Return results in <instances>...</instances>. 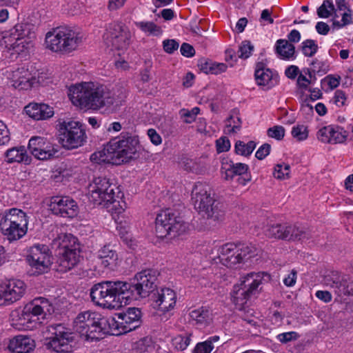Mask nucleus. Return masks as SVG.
<instances>
[{"label":"nucleus","mask_w":353,"mask_h":353,"mask_svg":"<svg viewBox=\"0 0 353 353\" xmlns=\"http://www.w3.org/2000/svg\"><path fill=\"white\" fill-rule=\"evenodd\" d=\"M25 114L34 121H46L54 114L53 107L44 103L31 102L24 108Z\"/></svg>","instance_id":"obj_27"},{"label":"nucleus","mask_w":353,"mask_h":353,"mask_svg":"<svg viewBox=\"0 0 353 353\" xmlns=\"http://www.w3.org/2000/svg\"><path fill=\"white\" fill-rule=\"evenodd\" d=\"M121 323V320L118 318L109 316L105 317L101 316V324L99 327V339H103L106 334L121 335L130 332V328H123Z\"/></svg>","instance_id":"obj_29"},{"label":"nucleus","mask_w":353,"mask_h":353,"mask_svg":"<svg viewBox=\"0 0 353 353\" xmlns=\"http://www.w3.org/2000/svg\"><path fill=\"white\" fill-rule=\"evenodd\" d=\"M188 316L192 325L200 328H205L210 325L214 317L212 310L205 306L189 309Z\"/></svg>","instance_id":"obj_28"},{"label":"nucleus","mask_w":353,"mask_h":353,"mask_svg":"<svg viewBox=\"0 0 353 353\" xmlns=\"http://www.w3.org/2000/svg\"><path fill=\"white\" fill-rule=\"evenodd\" d=\"M139 148V141L137 137L122 134L110 139L102 149L92 153L90 160L97 164L122 165L134 159Z\"/></svg>","instance_id":"obj_2"},{"label":"nucleus","mask_w":353,"mask_h":353,"mask_svg":"<svg viewBox=\"0 0 353 353\" xmlns=\"http://www.w3.org/2000/svg\"><path fill=\"white\" fill-rule=\"evenodd\" d=\"M263 276L262 272H251L242 276L239 283L234 285L232 299L239 310H243L248 301L259 292Z\"/></svg>","instance_id":"obj_10"},{"label":"nucleus","mask_w":353,"mask_h":353,"mask_svg":"<svg viewBox=\"0 0 353 353\" xmlns=\"http://www.w3.org/2000/svg\"><path fill=\"white\" fill-rule=\"evenodd\" d=\"M299 337V334L296 332H288L279 334L276 336V339L282 343H286L292 340H295Z\"/></svg>","instance_id":"obj_59"},{"label":"nucleus","mask_w":353,"mask_h":353,"mask_svg":"<svg viewBox=\"0 0 353 353\" xmlns=\"http://www.w3.org/2000/svg\"><path fill=\"white\" fill-rule=\"evenodd\" d=\"M179 43L174 39H165L163 41V50L169 54L173 53L179 48Z\"/></svg>","instance_id":"obj_57"},{"label":"nucleus","mask_w":353,"mask_h":353,"mask_svg":"<svg viewBox=\"0 0 353 353\" xmlns=\"http://www.w3.org/2000/svg\"><path fill=\"white\" fill-rule=\"evenodd\" d=\"M334 7L332 1L325 0L317 10V14L321 18H328L334 11Z\"/></svg>","instance_id":"obj_49"},{"label":"nucleus","mask_w":353,"mask_h":353,"mask_svg":"<svg viewBox=\"0 0 353 353\" xmlns=\"http://www.w3.org/2000/svg\"><path fill=\"white\" fill-rule=\"evenodd\" d=\"M231 165L234 170L235 175H240V176L243 175V174H246V172L248 170V166L245 163H232Z\"/></svg>","instance_id":"obj_64"},{"label":"nucleus","mask_w":353,"mask_h":353,"mask_svg":"<svg viewBox=\"0 0 353 353\" xmlns=\"http://www.w3.org/2000/svg\"><path fill=\"white\" fill-rule=\"evenodd\" d=\"M134 25L143 33L148 37H160L163 33L161 26L150 21H140L134 22Z\"/></svg>","instance_id":"obj_37"},{"label":"nucleus","mask_w":353,"mask_h":353,"mask_svg":"<svg viewBox=\"0 0 353 353\" xmlns=\"http://www.w3.org/2000/svg\"><path fill=\"white\" fill-rule=\"evenodd\" d=\"M275 50L280 59L284 60L295 59V47L287 40H277L275 44Z\"/></svg>","instance_id":"obj_36"},{"label":"nucleus","mask_w":353,"mask_h":353,"mask_svg":"<svg viewBox=\"0 0 353 353\" xmlns=\"http://www.w3.org/2000/svg\"><path fill=\"white\" fill-rule=\"evenodd\" d=\"M6 78L10 85L19 90H28L39 81L37 72L26 64L13 67L6 72Z\"/></svg>","instance_id":"obj_17"},{"label":"nucleus","mask_w":353,"mask_h":353,"mask_svg":"<svg viewBox=\"0 0 353 353\" xmlns=\"http://www.w3.org/2000/svg\"><path fill=\"white\" fill-rule=\"evenodd\" d=\"M131 38L129 28L123 23L118 22L110 23L103 34L106 46L119 56L128 48Z\"/></svg>","instance_id":"obj_12"},{"label":"nucleus","mask_w":353,"mask_h":353,"mask_svg":"<svg viewBox=\"0 0 353 353\" xmlns=\"http://www.w3.org/2000/svg\"><path fill=\"white\" fill-rule=\"evenodd\" d=\"M191 201L199 214L205 219L216 221L223 216V212L214 205L215 200L205 184L197 183L194 185Z\"/></svg>","instance_id":"obj_9"},{"label":"nucleus","mask_w":353,"mask_h":353,"mask_svg":"<svg viewBox=\"0 0 353 353\" xmlns=\"http://www.w3.org/2000/svg\"><path fill=\"white\" fill-rule=\"evenodd\" d=\"M157 275V271L152 269L143 270L135 274L134 283H129L130 290L132 294V302L150 296L155 288Z\"/></svg>","instance_id":"obj_18"},{"label":"nucleus","mask_w":353,"mask_h":353,"mask_svg":"<svg viewBox=\"0 0 353 353\" xmlns=\"http://www.w3.org/2000/svg\"><path fill=\"white\" fill-rule=\"evenodd\" d=\"M26 261L32 275L47 273L53 263V256L49 248L44 244H34L28 250Z\"/></svg>","instance_id":"obj_15"},{"label":"nucleus","mask_w":353,"mask_h":353,"mask_svg":"<svg viewBox=\"0 0 353 353\" xmlns=\"http://www.w3.org/2000/svg\"><path fill=\"white\" fill-rule=\"evenodd\" d=\"M6 161L9 163H23L29 164L30 158L25 146H17L8 149L6 152Z\"/></svg>","instance_id":"obj_35"},{"label":"nucleus","mask_w":353,"mask_h":353,"mask_svg":"<svg viewBox=\"0 0 353 353\" xmlns=\"http://www.w3.org/2000/svg\"><path fill=\"white\" fill-rule=\"evenodd\" d=\"M190 336L189 334L176 336L172 340V345L177 350H184L190 343Z\"/></svg>","instance_id":"obj_47"},{"label":"nucleus","mask_w":353,"mask_h":353,"mask_svg":"<svg viewBox=\"0 0 353 353\" xmlns=\"http://www.w3.org/2000/svg\"><path fill=\"white\" fill-rule=\"evenodd\" d=\"M318 50V46L315 41L307 39L302 43V52L306 57H312Z\"/></svg>","instance_id":"obj_48"},{"label":"nucleus","mask_w":353,"mask_h":353,"mask_svg":"<svg viewBox=\"0 0 353 353\" xmlns=\"http://www.w3.org/2000/svg\"><path fill=\"white\" fill-rule=\"evenodd\" d=\"M46 345L57 352L66 353L72 350L74 334L63 323L53 324L48 327Z\"/></svg>","instance_id":"obj_13"},{"label":"nucleus","mask_w":353,"mask_h":353,"mask_svg":"<svg viewBox=\"0 0 353 353\" xmlns=\"http://www.w3.org/2000/svg\"><path fill=\"white\" fill-rule=\"evenodd\" d=\"M28 150L37 159L47 161L53 159L58 152L57 146L43 137L34 136L28 141Z\"/></svg>","instance_id":"obj_22"},{"label":"nucleus","mask_w":353,"mask_h":353,"mask_svg":"<svg viewBox=\"0 0 353 353\" xmlns=\"http://www.w3.org/2000/svg\"><path fill=\"white\" fill-rule=\"evenodd\" d=\"M324 284L334 289L338 296L347 295L350 293L349 285L338 273L332 272L325 276Z\"/></svg>","instance_id":"obj_33"},{"label":"nucleus","mask_w":353,"mask_h":353,"mask_svg":"<svg viewBox=\"0 0 353 353\" xmlns=\"http://www.w3.org/2000/svg\"><path fill=\"white\" fill-rule=\"evenodd\" d=\"M68 97L71 103L83 112L110 114L126 97L125 90H110L97 81H81L69 86Z\"/></svg>","instance_id":"obj_1"},{"label":"nucleus","mask_w":353,"mask_h":353,"mask_svg":"<svg viewBox=\"0 0 353 353\" xmlns=\"http://www.w3.org/2000/svg\"><path fill=\"white\" fill-rule=\"evenodd\" d=\"M267 133L268 137L280 141L283 139L285 130V128L281 125H274L272 128H270L268 130Z\"/></svg>","instance_id":"obj_52"},{"label":"nucleus","mask_w":353,"mask_h":353,"mask_svg":"<svg viewBox=\"0 0 353 353\" xmlns=\"http://www.w3.org/2000/svg\"><path fill=\"white\" fill-rule=\"evenodd\" d=\"M147 134L152 144H154V145H159L160 144H161L162 138L154 129H148Z\"/></svg>","instance_id":"obj_60"},{"label":"nucleus","mask_w":353,"mask_h":353,"mask_svg":"<svg viewBox=\"0 0 353 353\" xmlns=\"http://www.w3.org/2000/svg\"><path fill=\"white\" fill-rule=\"evenodd\" d=\"M270 145L269 144H263L257 150L255 154V157L258 159L262 160L270 154Z\"/></svg>","instance_id":"obj_61"},{"label":"nucleus","mask_w":353,"mask_h":353,"mask_svg":"<svg viewBox=\"0 0 353 353\" xmlns=\"http://www.w3.org/2000/svg\"><path fill=\"white\" fill-rule=\"evenodd\" d=\"M10 141V134L7 125L0 121V145H7Z\"/></svg>","instance_id":"obj_56"},{"label":"nucleus","mask_w":353,"mask_h":353,"mask_svg":"<svg viewBox=\"0 0 353 353\" xmlns=\"http://www.w3.org/2000/svg\"><path fill=\"white\" fill-rule=\"evenodd\" d=\"M310 74L309 70H305L301 72L297 77V86L302 90H307L311 83L310 79L307 77Z\"/></svg>","instance_id":"obj_55"},{"label":"nucleus","mask_w":353,"mask_h":353,"mask_svg":"<svg viewBox=\"0 0 353 353\" xmlns=\"http://www.w3.org/2000/svg\"><path fill=\"white\" fill-rule=\"evenodd\" d=\"M117 318L121 320V323L125 329L130 328V331L134 330L141 319V312L139 308L129 307L125 312L117 314Z\"/></svg>","instance_id":"obj_34"},{"label":"nucleus","mask_w":353,"mask_h":353,"mask_svg":"<svg viewBox=\"0 0 353 353\" xmlns=\"http://www.w3.org/2000/svg\"><path fill=\"white\" fill-rule=\"evenodd\" d=\"M53 311L48 300L39 297L23 307L13 310L10 314V325L17 330H31L36 328L46 315Z\"/></svg>","instance_id":"obj_4"},{"label":"nucleus","mask_w":353,"mask_h":353,"mask_svg":"<svg viewBox=\"0 0 353 353\" xmlns=\"http://www.w3.org/2000/svg\"><path fill=\"white\" fill-rule=\"evenodd\" d=\"M117 229L123 242L128 247L133 248L134 246L136 245V242L135 240L132 238V234L130 232L129 223H128L127 221L122 223L121 221L118 223L117 225Z\"/></svg>","instance_id":"obj_41"},{"label":"nucleus","mask_w":353,"mask_h":353,"mask_svg":"<svg viewBox=\"0 0 353 353\" xmlns=\"http://www.w3.org/2000/svg\"><path fill=\"white\" fill-rule=\"evenodd\" d=\"M255 251V247L252 245L228 243L213 248L210 259L216 264L232 268L245 259L253 256Z\"/></svg>","instance_id":"obj_7"},{"label":"nucleus","mask_w":353,"mask_h":353,"mask_svg":"<svg viewBox=\"0 0 353 353\" xmlns=\"http://www.w3.org/2000/svg\"><path fill=\"white\" fill-rule=\"evenodd\" d=\"M216 150L218 153L225 152L230 150L231 143L228 138L221 137L216 141Z\"/></svg>","instance_id":"obj_54"},{"label":"nucleus","mask_w":353,"mask_h":353,"mask_svg":"<svg viewBox=\"0 0 353 353\" xmlns=\"http://www.w3.org/2000/svg\"><path fill=\"white\" fill-rule=\"evenodd\" d=\"M219 341V336H212L205 341L198 343L194 347V353H211Z\"/></svg>","instance_id":"obj_39"},{"label":"nucleus","mask_w":353,"mask_h":353,"mask_svg":"<svg viewBox=\"0 0 353 353\" xmlns=\"http://www.w3.org/2000/svg\"><path fill=\"white\" fill-rule=\"evenodd\" d=\"M264 232L268 237L275 239H290L298 236L294 227L278 223L267 225Z\"/></svg>","instance_id":"obj_31"},{"label":"nucleus","mask_w":353,"mask_h":353,"mask_svg":"<svg viewBox=\"0 0 353 353\" xmlns=\"http://www.w3.org/2000/svg\"><path fill=\"white\" fill-rule=\"evenodd\" d=\"M254 51V46L249 41H243L239 48V57L248 59Z\"/></svg>","instance_id":"obj_50"},{"label":"nucleus","mask_w":353,"mask_h":353,"mask_svg":"<svg viewBox=\"0 0 353 353\" xmlns=\"http://www.w3.org/2000/svg\"><path fill=\"white\" fill-rule=\"evenodd\" d=\"M221 174L226 180L231 179L235 175L232 165H224L221 167Z\"/></svg>","instance_id":"obj_63"},{"label":"nucleus","mask_w":353,"mask_h":353,"mask_svg":"<svg viewBox=\"0 0 353 353\" xmlns=\"http://www.w3.org/2000/svg\"><path fill=\"white\" fill-rule=\"evenodd\" d=\"M101 266L108 270L114 271L120 265L121 259L116 250L109 245L101 247L97 252Z\"/></svg>","instance_id":"obj_26"},{"label":"nucleus","mask_w":353,"mask_h":353,"mask_svg":"<svg viewBox=\"0 0 353 353\" xmlns=\"http://www.w3.org/2000/svg\"><path fill=\"white\" fill-rule=\"evenodd\" d=\"M50 210L63 217L73 218L79 213L77 202L69 196H54L50 199Z\"/></svg>","instance_id":"obj_25"},{"label":"nucleus","mask_w":353,"mask_h":353,"mask_svg":"<svg viewBox=\"0 0 353 353\" xmlns=\"http://www.w3.org/2000/svg\"><path fill=\"white\" fill-rule=\"evenodd\" d=\"M186 230L185 224L181 219L175 216L169 210L163 211L156 219V233L159 238L175 237Z\"/></svg>","instance_id":"obj_19"},{"label":"nucleus","mask_w":353,"mask_h":353,"mask_svg":"<svg viewBox=\"0 0 353 353\" xmlns=\"http://www.w3.org/2000/svg\"><path fill=\"white\" fill-rule=\"evenodd\" d=\"M26 285L20 279L0 282V306H8L19 301L26 294Z\"/></svg>","instance_id":"obj_21"},{"label":"nucleus","mask_w":353,"mask_h":353,"mask_svg":"<svg viewBox=\"0 0 353 353\" xmlns=\"http://www.w3.org/2000/svg\"><path fill=\"white\" fill-rule=\"evenodd\" d=\"M82 42L81 33L67 27H59L46 32L43 45L51 52L65 55L77 50Z\"/></svg>","instance_id":"obj_5"},{"label":"nucleus","mask_w":353,"mask_h":353,"mask_svg":"<svg viewBox=\"0 0 353 353\" xmlns=\"http://www.w3.org/2000/svg\"><path fill=\"white\" fill-rule=\"evenodd\" d=\"M120 188L105 176L94 177L88 188V195L90 202L94 205L108 208L110 201L119 196Z\"/></svg>","instance_id":"obj_11"},{"label":"nucleus","mask_w":353,"mask_h":353,"mask_svg":"<svg viewBox=\"0 0 353 353\" xmlns=\"http://www.w3.org/2000/svg\"><path fill=\"white\" fill-rule=\"evenodd\" d=\"M254 77L258 85L270 89L277 82L276 76L267 68L263 63H258L256 65Z\"/></svg>","instance_id":"obj_30"},{"label":"nucleus","mask_w":353,"mask_h":353,"mask_svg":"<svg viewBox=\"0 0 353 353\" xmlns=\"http://www.w3.org/2000/svg\"><path fill=\"white\" fill-rule=\"evenodd\" d=\"M76 239L71 234H61L54 241L55 244L63 249L58 259V270L67 272L73 268L79 262V253L77 249L69 248L72 243H74Z\"/></svg>","instance_id":"obj_20"},{"label":"nucleus","mask_w":353,"mask_h":353,"mask_svg":"<svg viewBox=\"0 0 353 353\" xmlns=\"http://www.w3.org/2000/svg\"><path fill=\"white\" fill-rule=\"evenodd\" d=\"M241 120L237 116H231L226 121L224 132L228 134L237 133L241 129Z\"/></svg>","instance_id":"obj_45"},{"label":"nucleus","mask_w":353,"mask_h":353,"mask_svg":"<svg viewBox=\"0 0 353 353\" xmlns=\"http://www.w3.org/2000/svg\"><path fill=\"white\" fill-rule=\"evenodd\" d=\"M312 70L318 74H325L328 71V66L324 62L314 60L311 63Z\"/></svg>","instance_id":"obj_58"},{"label":"nucleus","mask_w":353,"mask_h":353,"mask_svg":"<svg viewBox=\"0 0 353 353\" xmlns=\"http://www.w3.org/2000/svg\"><path fill=\"white\" fill-rule=\"evenodd\" d=\"M60 141L67 149L77 148L83 145L86 134L83 124L78 121H64L59 125Z\"/></svg>","instance_id":"obj_16"},{"label":"nucleus","mask_w":353,"mask_h":353,"mask_svg":"<svg viewBox=\"0 0 353 353\" xmlns=\"http://www.w3.org/2000/svg\"><path fill=\"white\" fill-rule=\"evenodd\" d=\"M316 136L317 140L323 143L341 144L346 141L348 132L338 125H328L320 128Z\"/></svg>","instance_id":"obj_24"},{"label":"nucleus","mask_w":353,"mask_h":353,"mask_svg":"<svg viewBox=\"0 0 353 353\" xmlns=\"http://www.w3.org/2000/svg\"><path fill=\"white\" fill-rule=\"evenodd\" d=\"M343 13L342 14L341 21H335L334 22V25L337 26L339 28H341L343 26L351 24L353 23V12L349 8L347 7L346 10H343Z\"/></svg>","instance_id":"obj_51"},{"label":"nucleus","mask_w":353,"mask_h":353,"mask_svg":"<svg viewBox=\"0 0 353 353\" xmlns=\"http://www.w3.org/2000/svg\"><path fill=\"white\" fill-rule=\"evenodd\" d=\"M199 65L201 70L205 74H219L227 70V65L225 63L212 61H201Z\"/></svg>","instance_id":"obj_38"},{"label":"nucleus","mask_w":353,"mask_h":353,"mask_svg":"<svg viewBox=\"0 0 353 353\" xmlns=\"http://www.w3.org/2000/svg\"><path fill=\"white\" fill-rule=\"evenodd\" d=\"M341 77L339 76L329 74L321 80L323 88L328 92L337 88L340 84Z\"/></svg>","instance_id":"obj_46"},{"label":"nucleus","mask_w":353,"mask_h":353,"mask_svg":"<svg viewBox=\"0 0 353 353\" xmlns=\"http://www.w3.org/2000/svg\"><path fill=\"white\" fill-rule=\"evenodd\" d=\"M35 347L34 341L30 336L19 334L12 338L8 348L14 353H29Z\"/></svg>","instance_id":"obj_32"},{"label":"nucleus","mask_w":353,"mask_h":353,"mask_svg":"<svg viewBox=\"0 0 353 353\" xmlns=\"http://www.w3.org/2000/svg\"><path fill=\"white\" fill-rule=\"evenodd\" d=\"M36 39L34 24L23 21L17 23L9 30L3 32L0 37V46L8 51L21 53L32 46Z\"/></svg>","instance_id":"obj_6"},{"label":"nucleus","mask_w":353,"mask_h":353,"mask_svg":"<svg viewBox=\"0 0 353 353\" xmlns=\"http://www.w3.org/2000/svg\"><path fill=\"white\" fill-rule=\"evenodd\" d=\"M29 217L18 208H11L0 214V232L10 241H16L27 234Z\"/></svg>","instance_id":"obj_8"},{"label":"nucleus","mask_w":353,"mask_h":353,"mask_svg":"<svg viewBox=\"0 0 353 353\" xmlns=\"http://www.w3.org/2000/svg\"><path fill=\"white\" fill-rule=\"evenodd\" d=\"M291 168L288 163L281 162L274 167L273 176L278 180H286L290 179Z\"/></svg>","instance_id":"obj_43"},{"label":"nucleus","mask_w":353,"mask_h":353,"mask_svg":"<svg viewBox=\"0 0 353 353\" xmlns=\"http://www.w3.org/2000/svg\"><path fill=\"white\" fill-rule=\"evenodd\" d=\"M129 283L124 281H103L94 284L90 296L94 305L108 310H118L132 302V294Z\"/></svg>","instance_id":"obj_3"},{"label":"nucleus","mask_w":353,"mask_h":353,"mask_svg":"<svg viewBox=\"0 0 353 353\" xmlns=\"http://www.w3.org/2000/svg\"><path fill=\"white\" fill-rule=\"evenodd\" d=\"M199 108L197 107L193 108L191 110L183 109L181 110V116L184 119L187 123H190L195 120L196 115L199 113Z\"/></svg>","instance_id":"obj_53"},{"label":"nucleus","mask_w":353,"mask_h":353,"mask_svg":"<svg viewBox=\"0 0 353 353\" xmlns=\"http://www.w3.org/2000/svg\"><path fill=\"white\" fill-rule=\"evenodd\" d=\"M291 135L296 141H305L309 135L308 128L304 124H296L292 128Z\"/></svg>","instance_id":"obj_44"},{"label":"nucleus","mask_w":353,"mask_h":353,"mask_svg":"<svg viewBox=\"0 0 353 353\" xmlns=\"http://www.w3.org/2000/svg\"><path fill=\"white\" fill-rule=\"evenodd\" d=\"M123 194L119 190V196H116L114 201H110L109 207L108 208L111 212L113 217L122 214L127 208V203L123 199Z\"/></svg>","instance_id":"obj_40"},{"label":"nucleus","mask_w":353,"mask_h":353,"mask_svg":"<svg viewBox=\"0 0 353 353\" xmlns=\"http://www.w3.org/2000/svg\"><path fill=\"white\" fill-rule=\"evenodd\" d=\"M256 146V143L253 141L245 143L239 140L234 144V152L238 155L248 157L252 153Z\"/></svg>","instance_id":"obj_42"},{"label":"nucleus","mask_w":353,"mask_h":353,"mask_svg":"<svg viewBox=\"0 0 353 353\" xmlns=\"http://www.w3.org/2000/svg\"><path fill=\"white\" fill-rule=\"evenodd\" d=\"M101 314L94 311L79 313L73 321V329L86 341L99 340Z\"/></svg>","instance_id":"obj_14"},{"label":"nucleus","mask_w":353,"mask_h":353,"mask_svg":"<svg viewBox=\"0 0 353 353\" xmlns=\"http://www.w3.org/2000/svg\"><path fill=\"white\" fill-rule=\"evenodd\" d=\"M177 300L176 291L168 287L157 290L150 296L152 307L162 313H167L174 310Z\"/></svg>","instance_id":"obj_23"},{"label":"nucleus","mask_w":353,"mask_h":353,"mask_svg":"<svg viewBox=\"0 0 353 353\" xmlns=\"http://www.w3.org/2000/svg\"><path fill=\"white\" fill-rule=\"evenodd\" d=\"M301 72L299 67L294 65L288 66L285 70V76L290 79H294L298 77Z\"/></svg>","instance_id":"obj_62"}]
</instances>
